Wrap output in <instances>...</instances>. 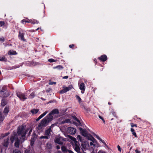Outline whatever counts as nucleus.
<instances>
[{
    "label": "nucleus",
    "instance_id": "1",
    "mask_svg": "<svg viewBox=\"0 0 153 153\" xmlns=\"http://www.w3.org/2000/svg\"><path fill=\"white\" fill-rule=\"evenodd\" d=\"M29 129V128L25 129L23 125L19 126L18 128L17 132L18 137L20 139L22 143L25 140L26 135Z\"/></svg>",
    "mask_w": 153,
    "mask_h": 153
},
{
    "label": "nucleus",
    "instance_id": "2",
    "mask_svg": "<svg viewBox=\"0 0 153 153\" xmlns=\"http://www.w3.org/2000/svg\"><path fill=\"white\" fill-rule=\"evenodd\" d=\"M52 120V117H49L47 115L43 119L41 123L38 125L37 128L39 130L42 129L43 127L46 126Z\"/></svg>",
    "mask_w": 153,
    "mask_h": 153
},
{
    "label": "nucleus",
    "instance_id": "3",
    "mask_svg": "<svg viewBox=\"0 0 153 153\" xmlns=\"http://www.w3.org/2000/svg\"><path fill=\"white\" fill-rule=\"evenodd\" d=\"M10 94V91L7 90V88L6 86H3L0 91V97H7Z\"/></svg>",
    "mask_w": 153,
    "mask_h": 153
},
{
    "label": "nucleus",
    "instance_id": "4",
    "mask_svg": "<svg viewBox=\"0 0 153 153\" xmlns=\"http://www.w3.org/2000/svg\"><path fill=\"white\" fill-rule=\"evenodd\" d=\"M16 94L18 97L22 101H24L27 99V97H26V96L25 95L24 93H22L21 92H16Z\"/></svg>",
    "mask_w": 153,
    "mask_h": 153
},
{
    "label": "nucleus",
    "instance_id": "5",
    "mask_svg": "<svg viewBox=\"0 0 153 153\" xmlns=\"http://www.w3.org/2000/svg\"><path fill=\"white\" fill-rule=\"evenodd\" d=\"M59 113V110L58 109L55 108L53 109L48 115L49 117H52V120L53 119V117L52 115L55 114H58Z\"/></svg>",
    "mask_w": 153,
    "mask_h": 153
},
{
    "label": "nucleus",
    "instance_id": "6",
    "mask_svg": "<svg viewBox=\"0 0 153 153\" xmlns=\"http://www.w3.org/2000/svg\"><path fill=\"white\" fill-rule=\"evenodd\" d=\"M81 143H81V147H82V152H83V153H85L83 151L82 149H87L89 146V143L87 141H83L81 142Z\"/></svg>",
    "mask_w": 153,
    "mask_h": 153
},
{
    "label": "nucleus",
    "instance_id": "7",
    "mask_svg": "<svg viewBox=\"0 0 153 153\" xmlns=\"http://www.w3.org/2000/svg\"><path fill=\"white\" fill-rule=\"evenodd\" d=\"M25 34L20 31L19 32L18 37L19 39L24 42H26L27 40L24 37Z\"/></svg>",
    "mask_w": 153,
    "mask_h": 153
},
{
    "label": "nucleus",
    "instance_id": "8",
    "mask_svg": "<svg viewBox=\"0 0 153 153\" xmlns=\"http://www.w3.org/2000/svg\"><path fill=\"white\" fill-rule=\"evenodd\" d=\"M68 133L71 134H74L76 133V129L72 127H69L67 128Z\"/></svg>",
    "mask_w": 153,
    "mask_h": 153
},
{
    "label": "nucleus",
    "instance_id": "9",
    "mask_svg": "<svg viewBox=\"0 0 153 153\" xmlns=\"http://www.w3.org/2000/svg\"><path fill=\"white\" fill-rule=\"evenodd\" d=\"M61 149L62 152H65V153H74L71 150L68 149L65 146H62L61 147Z\"/></svg>",
    "mask_w": 153,
    "mask_h": 153
},
{
    "label": "nucleus",
    "instance_id": "10",
    "mask_svg": "<svg viewBox=\"0 0 153 153\" xmlns=\"http://www.w3.org/2000/svg\"><path fill=\"white\" fill-rule=\"evenodd\" d=\"M79 128L80 131V133L82 136L85 137L87 136V135L88 134L85 129H83L81 127H79Z\"/></svg>",
    "mask_w": 153,
    "mask_h": 153
},
{
    "label": "nucleus",
    "instance_id": "11",
    "mask_svg": "<svg viewBox=\"0 0 153 153\" xmlns=\"http://www.w3.org/2000/svg\"><path fill=\"white\" fill-rule=\"evenodd\" d=\"M98 59L101 62H105L107 60V57L106 55L104 54L101 55L98 58Z\"/></svg>",
    "mask_w": 153,
    "mask_h": 153
},
{
    "label": "nucleus",
    "instance_id": "12",
    "mask_svg": "<svg viewBox=\"0 0 153 153\" xmlns=\"http://www.w3.org/2000/svg\"><path fill=\"white\" fill-rule=\"evenodd\" d=\"M79 89L82 91L81 92L82 94L84 93V91L85 90V84L83 82L81 83L79 86Z\"/></svg>",
    "mask_w": 153,
    "mask_h": 153
},
{
    "label": "nucleus",
    "instance_id": "13",
    "mask_svg": "<svg viewBox=\"0 0 153 153\" xmlns=\"http://www.w3.org/2000/svg\"><path fill=\"white\" fill-rule=\"evenodd\" d=\"M21 142L20 139L17 138L15 140V142L14 143L15 146L16 148H19V143Z\"/></svg>",
    "mask_w": 153,
    "mask_h": 153
},
{
    "label": "nucleus",
    "instance_id": "14",
    "mask_svg": "<svg viewBox=\"0 0 153 153\" xmlns=\"http://www.w3.org/2000/svg\"><path fill=\"white\" fill-rule=\"evenodd\" d=\"M9 106H6L5 108L4 109L3 111V113L4 114V115L5 116H6L7 114H8L9 112Z\"/></svg>",
    "mask_w": 153,
    "mask_h": 153
},
{
    "label": "nucleus",
    "instance_id": "15",
    "mask_svg": "<svg viewBox=\"0 0 153 153\" xmlns=\"http://www.w3.org/2000/svg\"><path fill=\"white\" fill-rule=\"evenodd\" d=\"M85 137H86L88 140L91 141H93V140H94V141H96V140L90 134H88L87 135V136Z\"/></svg>",
    "mask_w": 153,
    "mask_h": 153
},
{
    "label": "nucleus",
    "instance_id": "16",
    "mask_svg": "<svg viewBox=\"0 0 153 153\" xmlns=\"http://www.w3.org/2000/svg\"><path fill=\"white\" fill-rule=\"evenodd\" d=\"M74 150L77 153H82V152H80V148L79 146L75 143V146L74 148Z\"/></svg>",
    "mask_w": 153,
    "mask_h": 153
},
{
    "label": "nucleus",
    "instance_id": "17",
    "mask_svg": "<svg viewBox=\"0 0 153 153\" xmlns=\"http://www.w3.org/2000/svg\"><path fill=\"white\" fill-rule=\"evenodd\" d=\"M9 139L8 138H7L6 139H5L4 140V142L3 144V145L5 147H7L9 144Z\"/></svg>",
    "mask_w": 153,
    "mask_h": 153
},
{
    "label": "nucleus",
    "instance_id": "18",
    "mask_svg": "<svg viewBox=\"0 0 153 153\" xmlns=\"http://www.w3.org/2000/svg\"><path fill=\"white\" fill-rule=\"evenodd\" d=\"M48 112V111H46L44 112L42 114H41L36 119V121H38L39 120L41 119L43 117H44Z\"/></svg>",
    "mask_w": 153,
    "mask_h": 153
},
{
    "label": "nucleus",
    "instance_id": "19",
    "mask_svg": "<svg viewBox=\"0 0 153 153\" xmlns=\"http://www.w3.org/2000/svg\"><path fill=\"white\" fill-rule=\"evenodd\" d=\"M17 54L16 51L13 50H10L8 52V54L9 55H16Z\"/></svg>",
    "mask_w": 153,
    "mask_h": 153
},
{
    "label": "nucleus",
    "instance_id": "20",
    "mask_svg": "<svg viewBox=\"0 0 153 153\" xmlns=\"http://www.w3.org/2000/svg\"><path fill=\"white\" fill-rule=\"evenodd\" d=\"M51 131H52L51 130V128H49L45 131V135L50 136Z\"/></svg>",
    "mask_w": 153,
    "mask_h": 153
},
{
    "label": "nucleus",
    "instance_id": "21",
    "mask_svg": "<svg viewBox=\"0 0 153 153\" xmlns=\"http://www.w3.org/2000/svg\"><path fill=\"white\" fill-rule=\"evenodd\" d=\"M68 91H69V89H68L67 87H65L63 89L60 91V93L61 94H63L66 93Z\"/></svg>",
    "mask_w": 153,
    "mask_h": 153
},
{
    "label": "nucleus",
    "instance_id": "22",
    "mask_svg": "<svg viewBox=\"0 0 153 153\" xmlns=\"http://www.w3.org/2000/svg\"><path fill=\"white\" fill-rule=\"evenodd\" d=\"M39 111V109H33L31 110L30 112L33 114H37Z\"/></svg>",
    "mask_w": 153,
    "mask_h": 153
},
{
    "label": "nucleus",
    "instance_id": "23",
    "mask_svg": "<svg viewBox=\"0 0 153 153\" xmlns=\"http://www.w3.org/2000/svg\"><path fill=\"white\" fill-rule=\"evenodd\" d=\"M71 123V120L70 119H68L65 120H64L62 121L61 122L60 124H64L65 123Z\"/></svg>",
    "mask_w": 153,
    "mask_h": 153
},
{
    "label": "nucleus",
    "instance_id": "24",
    "mask_svg": "<svg viewBox=\"0 0 153 153\" xmlns=\"http://www.w3.org/2000/svg\"><path fill=\"white\" fill-rule=\"evenodd\" d=\"M55 142L58 144L62 145L63 144V143L60 141L59 138H57L55 140Z\"/></svg>",
    "mask_w": 153,
    "mask_h": 153
},
{
    "label": "nucleus",
    "instance_id": "25",
    "mask_svg": "<svg viewBox=\"0 0 153 153\" xmlns=\"http://www.w3.org/2000/svg\"><path fill=\"white\" fill-rule=\"evenodd\" d=\"M30 23L33 24H38L39 23V22L38 21L34 19H32L31 20H30Z\"/></svg>",
    "mask_w": 153,
    "mask_h": 153
},
{
    "label": "nucleus",
    "instance_id": "26",
    "mask_svg": "<svg viewBox=\"0 0 153 153\" xmlns=\"http://www.w3.org/2000/svg\"><path fill=\"white\" fill-rule=\"evenodd\" d=\"M131 131L133 135L135 137H137V136L136 133L135 132L133 128H131Z\"/></svg>",
    "mask_w": 153,
    "mask_h": 153
},
{
    "label": "nucleus",
    "instance_id": "27",
    "mask_svg": "<svg viewBox=\"0 0 153 153\" xmlns=\"http://www.w3.org/2000/svg\"><path fill=\"white\" fill-rule=\"evenodd\" d=\"M63 67L62 66L60 65H57L56 67H54V68H56L59 70H62L63 69Z\"/></svg>",
    "mask_w": 153,
    "mask_h": 153
},
{
    "label": "nucleus",
    "instance_id": "28",
    "mask_svg": "<svg viewBox=\"0 0 153 153\" xmlns=\"http://www.w3.org/2000/svg\"><path fill=\"white\" fill-rule=\"evenodd\" d=\"M5 117L2 115V112L0 111V121H3Z\"/></svg>",
    "mask_w": 153,
    "mask_h": 153
},
{
    "label": "nucleus",
    "instance_id": "29",
    "mask_svg": "<svg viewBox=\"0 0 153 153\" xmlns=\"http://www.w3.org/2000/svg\"><path fill=\"white\" fill-rule=\"evenodd\" d=\"M46 148L48 149H51L52 148V144L50 143H47L46 145Z\"/></svg>",
    "mask_w": 153,
    "mask_h": 153
},
{
    "label": "nucleus",
    "instance_id": "30",
    "mask_svg": "<svg viewBox=\"0 0 153 153\" xmlns=\"http://www.w3.org/2000/svg\"><path fill=\"white\" fill-rule=\"evenodd\" d=\"M35 97V93L34 92H32L29 96V98L30 99L33 98Z\"/></svg>",
    "mask_w": 153,
    "mask_h": 153
},
{
    "label": "nucleus",
    "instance_id": "31",
    "mask_svg": "<svg viewBox=\"0 0 153 153\" xmlns=\"http://www.w3.org/2000/svg\"><path fill=\"white\" fill-rule=\"evenodd\" d=\"M2 58L3 59V60H0V61H4V62H7V60L4 56H3L2 57L0 56V59L2 60Z\"/></svg>",
    "mask_w": 153,
    "mask_h": 153
},
{
    "label": "nucleus",
    "instance_id": "32",
    "mask_svg": "<svg viewBox=\"0 0 153 153\" xmlns=\"http://www.w3.org/2000/svg\"><path fill=\"white\" fill-rule=\"evenodd\" d=\"M16 137L15 136H12L10 138V140L11 141V142L12 143H13V141L15 140H16Z\"/></svg>",
    "mask_w": 153,
    "mask_h": 153
},
{
    "label": "nucleus",
    "instance_id": "33",
    "mask_svg": "<svg viewBox=\"0 0 153 153\" xmlns=\"http://www.w3.org/2000/svg\"><path fill=\"white\" fill-rule=\"evenodd\" d=\"M77 139L79 141H80L81 142L83 141L82 140V137L80 135H78L77 137Z\"/></svg>",
    "mask_w": 153,
    "mask_h": 153
},
{
    "label": "nucleus",
    "instance_id": "34",
    "mask_svg": "<svg viewBox=\"0 0 153 153\" xmlns=\"http://www.w3.org/2000/svg\"><path fill=\"white\" fill-rule=\"evenodd\" d=\"M75 97L77 100H78V102H80L81 101V99L80 97L78 95H76Z\"/></svg>",
    "mask_w": 153,
    "mask_h": 153
},
{
    "label": "nucleus",
    "instance_id": "35",
    "mask_svg": "<svg viewBox=\"0 0 153 153\" xmlns=\"http://www.w3.org/2000/svg\"><path fill=\"white\" fill-rule=\"evenodd\" d=\"M48 61L51 63L56 62L57 61L56 60H55L53 59H48Z\"/></svg>",
    "mask_w": 153,
    "mask_h": 153
},
{
    "label": "nucleus",
    "instance_id": "36",
    "mask_svg": "<svg viewBox=\"0 0 153 153\" xmlns=\"http://www.w3.org/2000/svg\"><path fill=\"white\" fill-rule=\"evenodd\" d=\"M49 136H42L40 137V139H49Z\"/></svg>",
    "mask_w": 153,
    "mask_h": 153
},
{
    "label": "nucleus",
    "instance_id": "37",
    "mask_svg": "<svg viewBox=\"0 0 153 153\" xmlns=\"http://www.w3.org/2000/svg\"><path fill=\"white\" fill-rule=\"evenodd\" d=\"M13 153H21V152L20 150L16 149L13 150Z\"/></svg>",
    "mask_w": 153,
    "mask_h": 153
},
{
    "label": "nucleus",
    "instance_id": "38",
    "mask_svg": "<svg viewBox=\"0 0 153 153\" xmlns=\"http://www.w3.org/2000/svg\"><path fill=\"white\" fill-rule=\"evenodd\" d=\"M94 136L96 137V138H97L99 140H100V141H101V140H102V139L100 137L98 136V135H97L95 134H94Z\"/></svg>",
    "mask_w": 153,
    "mask_h": 153
},
{
    "label": "nucleus",
    "instance_id": "39",
    "mask_svg": "<svg viewBox=\"0 0 153 153\" xmlns=\"http://www.w3.org/2000/svg\"><path fill=\"white\" fill-rule=\"evenodd\" d=\"M100 141L105 146H106V147H108V146L107 145V144H106V143H105V141L103 140H101Z\"/></svg>",
    "mask_w": 153,
    "mask_h": 153
},
{
    "label": "nucleus",
    "instance_id": "40",
    "mask_svg": "<svg viewBox=\"0 0 153 153\" xmlns=\"http://www.w3.org/2000/svg\"><path fill=\"white\" fill-rule=\"evenodd\" d=\"M92 142H91L90 143V144L91 146H92L93 145L94 146V145L93 144V143H94V142H97L96 141H94V140H93V141H92Z\"/></svg>",
    "mask_w": 153,
    "mask_h": 153
},
{
    "label": "nucleus",
    "instance_id": "41",
    "mask_svg": "<svg viewBox=\"0 0 153 153\" xmlns=\"http://www.w3.org/2000/svg\"><path fill=\"white\" fill-rule=\"evenodd\" d=\"M99 118L101 119V120H102L103 122V123L105 124V121L104 120V119H103V118L102 117H101V116H100V115H99Z\"/></svg>",
    "mask_w": 153,
    "mask_h": 153
},
{
    "label": "nucleus",
    "instance_id": "42",
    "mask_svg": "<svg viewBox=\"0 0 153 153\" xmlns=\"http://www.w3.org/2000/svg\"><path fill=\"white\" fill-rule=\"evenodd\" d=\"M68 89H69V91L71 90L73 88L72 86L71 85H70L68 86V87H67Z\"/></svg>",
    "mask_w": 153,
    "mask_h": 153
},
{
    "label": "nucleus",
    "instance_id": "43",
    "mask_svg": "<svg viewBox=\"0 0 153 153\" xmlns=\"http://www.w3.org/2000/svg\"><path fill=\"white\" fill-rule=\"evenodd\" d=\"M5 40L4 38V37H2L0 38V41L1 42H4Z\"/></svg>",
    "mask_w": 153,
    "mask_h": 153
},
{
    "label": "nucleus",
    "instance_id": "44",
    "mask_svg": "<svg viewBox=\"0 0 153 153\" xmlns=\"http://www.w3.org/2000/svg\"><path fill=\"white\" fill-rule=\"evenodd\" d=\"M131 127H137V125L136 124H134L133 123H131Z\"/></svg>",
    "mask_w": 153,
    "mask_h": 153
},
{
    "label": "nucleus",
    "instance_id": "45",
    "mask_svg": "<svg viewBox=\"0 0 153 153\" xmlns=\"http://www.w3.org/2000/svg\"><path fill=\"white\" fill-rule=\"evenodd\" d=\"M112 114L114 117H115L116 118L117 117L116 116V114L115 112H112Z\"/></svg>",
    "mask_w": 153,
    "mask_h": 153
},
{
    "label": "nucleus",
    "instance_id": "46",
    "mask_svg": "<svg viewBox=\"0 0 153 153\" xmlns=\"http://www.w3.org/2000/svg\"><path fill=\"white\" fill-rule=\"evenodd\" d=\"M21 22L23 24H24L25 23H26V22H26V20L25 19H23L22 20Z\"/></svg>",
    "mask_w": 153,
    "mask_h": 153
},
{
    "label": "nucleus",
    "instance_id": "47",
    "mask_svg": "<svg viewBox=\"0 0 153 153\" xmlns=\"http://www.w3.org/2000/svg\"><path fill=\"white\" fill-rule=\"evenodd\" d=\"M1 104L2 106H4L6 105V103L5 102H1Z\"/></svg>",
    "mask_w": 153,
    "mask_h": 153
},
{
    "label": "nucleus",
    "instance_id": "48",
    "mask_svg": "<svg viewBox=\"0 0 153 153\" xmlns=\"http://www.w3.org/2000/svg\"><path fill=\"white\" fill-rule=\"evenodd\" d=\"M55 126V124H53L51 125L49 128H51H51H53Z\"/></svg>",
    "mask_w": 153,
    "mask_h": 153
},
{
    "label": "nucleus",
    "instance_id": "49",
    "mask_svg": "<svg viewBox=\"0 0 153 153\" xmlns=\"http://www.w3.org/2000/svg\"><path fill=\"white\" fill-rule=\"evenodd\" d=\"M32 129H30V130L29 131V132L28 133V136H29L31 133V132H32Z\"/></svg>",
    "mask_w": 153,
    "mask_h": 153
},
{
    "label": "nucleus",
    "instance_id": "50",
    "mask_svg": "<svg viewBox=\"0 0 153 153\" xmlns=\"http://www.w3.org/2000/svg\"><path fill=\"white\" fill-rule=\"evenodd\" d=\"M74 44H72V45H69V47L70 48H73V47L74 46Z\"/></svg>",
    "mask_w": 153,
    "mask_h": 153
},
{
    "label": "nucleus",
    "instance_id": "51",
    "mask_svg": "<svg viewBox=\"0 0 153 153\" xmlns=\"http://www.w3.org/2000/svg\"><path fill=\"white\" fill-rule=\"evenodd\" d=\"M135 152L136 153H140V151L138 150L137 149H136L135 150Z\"/></svg>",
    "mask_w": 153,
    "mask_h": 153
},
{
    "label": "nucleus",
    "instance_id": "52",
    "mask_svg": "<svg viewBox=\"0 0 153 153\" xmlns=\"http://www.w3.org/2000/svg\"><path fill=\"white\" fill-rule=\"evenodd\" d=\"M117 148H118V150L119 151H120V152H121V148H120V146H119V145H118L117 146Z\"/></svg>",
    "mask_w": 153,
    "mask_h": 153
},
{
    "label": "nucleus",
    "instance_id": "53",
    "mask_svg": "<svg viewBox=\"0 0 153 153\" xmlns=\"http://www.w3.org/2000/svg\"><path fill=\"white\" fill-rule=\"evenodd\" d=\"M10 134V133L9 132H7V133H5L4 134V136H8L9 134Z\"/></svg>",
    "mask_w": 153,
    "mask_h": 153
},
{
    "label": "nucleus",
    "instance_id": "54",
    "mask_svg": "<svg viewBox=\"0 0 153 153\" xmlns=\"http://www.w3.org/2000/svg\"><path fill=\"white\" fill-rule=\"evenodd\" d=\"M73 118L74 120H76L77 119V118L75 116H73Z\"/></svg>",
    "mask_w": 153,
    "mask_h": 153
},
{
    "label": "nucleus",
    "instance_id": "55",
    "mask_svg": "<svg viewBox=\"0 0 153 153\" xmlns=\"http://www.w3.org/2000/svg\"><path fill=\"white\" fill-rule=\"evenodd\" d=\"M68 78V76H66L63 77V78L64 79H67Z\"/></svg>",
    "mask_w": 153,
    "mask_h": 153
},
{
    "label": "nucleus",
    "instance_id": "56",
    "mask_svg": "<svg viewBox=\"0 0 153 153\" xmlns=\"http://www.w3.org/2000/svg\"><path fill=\"white\" fill-rule=\"evenodd\" d=\"M56 149H60V146H59V145H57V146H56Z\"/></svg>",
    "mask_w": 153,
    "mask_h": 153
},
{
    "label": "nucleus",
    "instance_id": "57",
    "mask_svg": "<svg viewBox=\"0 0 153 153\" xmlns=\"http://www.w3.org/2000/svg\"><path fill=\"white\" fill-rule=\"evenodd\" d=\"M76 121L78 123L80 124V121L78 119Z\"/></svg>",
    "mask_w": 153,
    "mask_h": 153
},
{
    "label": "nucleus",
    "instance_id": "58",
    "mask_svg": "<svg viewBox=\"0 0 153 153\" xmlns=\"http://www.w3.org/2000/svg\"><path fill=\"white\" fill-rule=\"evenodd\" d=\"M94 61L95 62V63L96 64L97 63V60L96 59H94Z\"/></svg>",
    "mask_w": 153,
    "mask_h": 153
},
{
    "label": "nucleus",
    "instance_id": "59",
    "mask_svg": "<svg viewBox=\"0 0 153 153\" xmlns=\"http://www.w3.org/2000/svg\"><path fill=\"white\" fill-rule=\"evenodd\" d=\"M40 99L42 100H43V101H45L46 100V99H44V98H43V97H41L40 98Z\"/></svg>",
    "mask_w": 153,
    "mask_h": 153
},
{
    "label": "nucleus",
    "instance_id": "60",
    "mask_svg": "<svg viewBox=\"0 0 153 153\" xmlns=\"http://www.w3.org/2000/svg\"><path fill=\"white\" fill-rule=\"evenodd\" d=\"M53 102V101H52L50 100L47 103V104L50 103H52Z\"/></svg>",
    "mask_w": 153,
    "mask_h": 153
},
{
    "label": "nucleus",
    "instance_id": "61",
    "mask_svg": "<svg viewBox=\"0 0 153 153\" xmlns=\"http://www.w3.org/2000/svg\"><path fill=\"white\" fill-rule=\"evenodd\" d=\"M34 143L31 141L30 143V145L31 146H32L33 144Z\"/></svg>",
    "mask_w": 153,
    "mask_h": 153
},
{
    "label": "nucleus",
    "instance_id": "62",
    "mask_svg": "<svg viewBox=\"0 0 153 153\" xmlns=\"http://www.w3.org/2000/svg\"><path fill=\"white\" fill-rule=\"evenodd\" d=\"M56 82H51V85H53V84H56Z\"/></svg>",
    "mask_w": 153,
    "mask_h": 153
},
{
    "label": "nucleus",
    "instance_id": "63",
    "mask_svg": "<svg viewBox=\"0 0 153 153\" xmlns=\"http://www.w3.org/2000/svg\"><path fill=\"white\" fill-rule=\"evenodd\" d=\"M71 137L73 138V139H72L74 141L75 140H76V139L75 138H73V137L71 136Z\"/></svg>",
    "mask_w": 153,
    "mask_h": 153
},
{
    "label": "nucleus",
    "instance_id": "64",
    "mask_svg": "<svg viewBox=\"0 0 153 153\" xmlns=\"http://www.w3.org/2000/svg\"><path fill=\"white\" fill-rule=\"evenodd\" d=\"M30 20L28 19V20H27V21L26 20V22H27V23H30Z\"/></svg>",
    "mask_w": 153,
    "mask_h": 153
}]
</instances>
